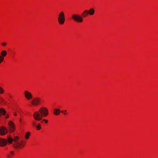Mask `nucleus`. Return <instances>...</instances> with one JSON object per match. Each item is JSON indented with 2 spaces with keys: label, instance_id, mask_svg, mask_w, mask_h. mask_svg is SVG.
Wrapping results in <instances>:
<instances>
[{
  "label": "nucleus",
  "instance_id": "9",
  "mask_svg": "<svg viewBox=\"0 0 158 158\" xmlns=\"http://www.w3.org/2000/svg\"><path fill=\"white\" fill-rule=\"evenodd\" d=\"M8 124L10 126V130L11 131H14L15 127L14 123L11 121H10L9 122Z\"/></svg>",
  "mask_w": 158,
  "mask_h": 158
},
{
  "label": "nucleus",
  "instance_id": "10",
  "mask_svg": "<svg viewBox=\"0 0 158 158\" xmlns=\"http://www.w3.org/2000/svg\"><path fill=\"white\" fill-rule=\"evenodd\" d=\"M88 11L87 10H84L82 14V18L85 17L88 15Z\"/></svg>",
  "mask_w": 158,
  "mask_h": 158
},
{
  "label": "nucleus",
  "instance_id": "5",
  "mask_svg": "<svg viewBox=\"0 0 158 158\" xmlns=\"http://www.w3.org/2000/svg\"><path fill=\"white\" fill-rule=\"evenodd\" d=\"M31 102L33 105L37 106L40 104V99L38 98H35L31 101Z\"/></svg>",
  "mask_w": 158,
  "mask_h": 158
},
{
  "label": "nucleus",
  "instance_id": "23",
  "mask_svg": "<svg viewBox=\"0 0 158 158\" xmlns=\"http://www.w3.org/2000/svg\"><path fill=\"white\" fill-rule=\"evenodd\" d=\"M9 117V115L8 114H6L5 116V117L6 118H8Z\"/></svg>",
  "mask_w": 158,
  "mask_h": 158
},
{
  "label": "nucleus",
  "instance_id": "11",
  "mask_svg": "<svg viewBox=\"0 0 158 158\" xmlns=\"http://www.w3.org/2000/svg\"><path fill=\"white\" fill-rule=\"evenodd\" d=\"M53 111L54 114L56 115L59 114L60 112V109L56 108L54 109Z\"/></svg>",
  "mask_w": 158,
  "mask_h": 158
},
{
  "label": "nucleus",
  "instance_id": "22",
  "mask_svg": "<svg viewBox=\"0 0 158 158\" xmlns=\"http://www.w3.org/2000/svg\"><path fill=\"white\" fill-rule=\"evenodd\" d=\"M67 111L66 110H62L61 111V112L63 113H64V114H65V113H64V112H66Z\"/></svg>",
  "mask_w": 158,
  "mask_h": 158
},
{
  "label": "nucleus",
  "instance_id": "8",
  "mask_svg": "<svg viewBox=\"0 0 158 158\" xmlns=\"http://www.w3.org/2000/svg\"><path fill=\"white\" fill-rule=\"evenodd\" d=\"M25 96L27 100H30L33 97L32 94L27 91H25Z\"/></svg>",
  "mask_w": 158,
  "mask_h": 158
},
{
  "label": "nucleus",
  "instance_id": "4",
  "mask_svg": "<svg viewBox=\"0 0 158 158\" xmlns=\"http://www.w3.org/2000/svg\"><path fill=\"white\" fill-rule=\"evenodd\" d=\"M72 18L74 21L78 23H82L83 21L82 17L78 15L73 14Z\"/></svg>",
  "mask_w": 158,
  "mask_h": 158
},
{
  "label": "nucleus",
  "instance_id": "19",
  "mask_svg": "<svg viewBox=\"0 0 158 158\" xmlns=\"http://www.w3.org/2000/svg\"><path fill=\"white\" fill-rule=\"evenodd\" d=\"M4 92V91L3 89L1 87H0V93L2 94Z\"/></svg>",
  "mask_w": 158,
  "mask_h": 158
},
{
  "label": "nucleus",
  "instance_id": "20",
  "mask_svg": "<svg viewBox=\"0 0 158 158\" xmlns=\"http://www.w3.org/2000/svg\"><path fill=\"white\" fill-rule=\"evenodd\" d=\"M4 60V58L0 56V64Z\"/></svg>",
  "mask_w": 158,
  "mask_h": 158
},
{
  "label": "nucleus",
  "instance_id": "15",
  "mask_svg": "<svg viewBox=\"0 0 158 158\" xmlns=\"http://www.w3.org/2000/svg\"><path fill=\"white\" fill-rule=\"evenodd\" d=\"M6 54L7 52L6 51H3L1 53V56L3 58L4 56H6Z\"/></svg>",
  "mask_w": 158,
  "mask_h": 158
},
{
  "label": "nucleus",
  "instance_id": "2",
  "mask_svg": "<svg viewBox=\"0 0 158 158\" xmlns=\"http://www.w3.org/2000/svg\"><path fill=\"white\" fill-rule=\"evenodd\" d=\"M19 138L18 136H15L13 139L10 136H9L7 140L9 144L12 143L13 141L14 143H13V146L14 148H17L20 145V143H19Z\"/></svg>",
  "mask_w": 158,
  "mask_h": 158
},
{
  "label": "nucleus",
  "instance_id": "6",
  "mask_svg": "<svg viewBox=\"0 0 158 158\" xmlns=\"http://www.w3.org/2000/svg\"><path fill=\"white\" fill-rule=\"evenodd\" d=\"M7 129L4 127H2L0 128V134L2 135H4L7 133Z\"/></svg>",
  "mask_w": 158,
  "mask_h": 158
},
{
  "label": "nucleus",
  "instance_id": "17",
  "mask_svg": "<svg viewBox=\"0 0 158 158\" xmlns=\"http://www.w3.org/2000/svg\"><path fill=\"white\" fill-rule=\"evenodd\" d=\"M19 143H20V145L17 148H21L23 147L25 145V143H23V141H22L21 142H19Z\"/></svg>",
  "mask_w": 158,
  "mask_h": 158
},
{
  "label": "nucleus",
  "instance_id": "26",
  "mask_svg": "<svg viewBox=\"0 0 158 158\" xmlns=\"http://www.w3.org/2000/svg\"><path fill=\"white\" fill-rule=\"evenodd\" d=\"M14 115L15 116H16L17 115V114L16 113L14 112Z\"/></svg>",
  "mask_w": 158,
  "mask_h": 158
},
{
  "label": "nucleus",
  "instance_id": "27",
  "mask_svg": "<svg viewBox=\"0 0 158 158\" xmlns=\"http://www.w3.org/2000/svg\"><path fill=\"white\" fill-rule=\"evenodd\" d=\"M19 122H21V119H20V120H19Z\"/></svg>",
  "mask_w": 158,
  "mask_h": 158
},
{
  "label": "nucleus",
  "instance_id": "21",
  "mask_svg": "<svg viewBox=\"0 0 158 158\" xmlns=\"http://www.w3.org/2000/svg\"><path fill=\"white\" fill-rule=\"evenodd\" d=\"M2 45L3 46H5L6 45V43L5 42L2 43Z\"/></svg>",
  "mask_w": 158,
  "mask_h": 158
},
{
  "label": "nucleus",
  "instance_id": "12",
  "mask_svg": "<svg viewBox=\"0 0 158 158\" xmlns=\"http://www.w3.org/2000/svg\"><path fill=\"white\" fill-rule=\"evenodd\" d=\"M88 11V14L90 15H93L95 12V10L93 8H90Z\"/></svg>",
  "mask_w": 158,
  "mask_h": 158
},
{
  "label": "nucleus",
  "instance_id": "3",
  "mask_svg": "<svg viewBox=\"0 0 158 158\" xmlns=\"http://www.w3.org/2000/svg\"><path fill=\"white\" fill-rule=\"evenodd\" d=\"M58 20L59 23L60 24H63L64 23L65 18L64 12L63 11H61L59 13Z\"/></svg>",
  "mask_w": 158,
  "mask_h": 158
},
{
  "label": "nucleus",
  "instance_id": "24",
  "mask_svg": "<svg viewBox=\"0 0 158 158\" xmlns=\"http://www.w3.org/2000/svg\"><path fill=\"white\" fill-rule=\"evenodd\" d=\"M46 123H47L48 122V120H45V121H44Z\"/></svg>",
  "mask_w": 158,
  "mask_h": 158
},
{
  "label": "nucleus",
  "instance_id": "1",
  "mask_svg": "<svg viewBox=\"0 0 158 158\" xmlns=\"http://www.w3.org/2000/svg\"><path fill=\"white\" fill-rule=\"evenodd\" d=\"M48 113V109L45 107L40 108L39 111H35L33 114L34 118L37 121H40L43 117L47 116Z\"/></svg>",
  "mask_w": 158,
  "mask_h": 158
},
{
  "label": "nucleus",
  "instance_id": "7",
  "mask_svg": "<svg viewBox=\"0 0 158 158\" xmlns=\"http://www.w3.org/2000/svg\"><path fill=\"white\" fill-rule=\"evenodd\" d=\"M7 143V141L6 139L0 138V146L4 147L6 145Z\"/></svg>",
  "mask_w": 158,
  "mask_h": 158
},
{
  "label": "nucleus",
  "instance_id": "25",
  "mask_svg": "<svg viewBox=\"0 0 158 158\" xmlns=\"http://www.w3.org/2000/svg\"><path fill=\"white\" fill-rule=\"evenodd\" d=\"M45 121V119H43V120H42V121H41V123H42V122H43V121Z\"/></svg>",
  "mask_w": 158,
  "mask_h": 158
},
{
  "label": "nucleus",
  "instance_id": "16",
  "mask_svg": "<svg viewBox=\"0 0 158 158\" xmlns=\"http://www.w3.org/2000/svg\"><path fill=\"white\" fill-rule=\"evenodd\" d=\"M30 135V132H28L26 133L25 138L26 139H28Z\"/></svg>",
  "mask_w": 158,
  "mask_h": 158
},
{
  "label": "nucleus",
  "instance_id": "13",
  "mask_svg": "<svg viewBox=\"0 0 158 158\" xmlns=\"http://www.w3.org/2000/svg\"><path fill=\"white\" fill-rule=\"evenodd\" d=\"M32 125L36 127L37 130H39L41 129V125L40 123H38L37 126H36L35 123H32Z\"/></svg>",
  "mask_w": 158,
  "mask_h": 158
},
{
  "label": "nucleus",
  "instance_id": "14",
  "mask_svg": "<svg viewBox=\"0 0 158 158\" xmlns=\"http://www.w3.org/2000/svg\"><path fill=\"white\" fill-rule=\"evenodd\" d=\"M6 113L5 110L2 108H0V115H4Z\"/></svg>",
  "mask_w": 158,
  "mask_h": 158
},
{
  "label": "nucleus",
  "instance_id": "18",
  "mask_svg": "<svg viewBox=\"0 0 158 158\" xmlns=\"http://www.w3.org/2000/svg\"><path fill=\"white\" fill-rule=\"evenodd\" d=\"M14 154V152L13 151H11L10 152V154H8L7 156L9 157H11Z\"/></svg>",
  "mask_w": 158,
  "mask_h": 158
}]
</instances>
